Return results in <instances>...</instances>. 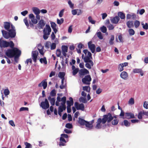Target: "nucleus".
I'll return each instance as SVG.
<instances>
[{
  "label": "nucleus",
  "instance_id": "nucleus-41",
  "mask_svg": "<svg viewBox=\"0 0 148 148\" xmlns=\"http://www.w3.org/2000/svg\"><path fill=\"white\" fill-rule=\"evenodd\" d=\"M24 145L25 146V148H32V146L31 144L27 142H25Z\"/></svg>",
  "mask_w": 148,
  "mask_h": 148
},
{
  "label": "nucleus",
  "instance_id": "nucleus-27",
  "mask_svg": "<svg viewBox=\"0 0 148 148\" xmlns=\"http://www.w3.org/2000/svg\"><path fill=\"white\" fill-rule=\"evenodd\" d=\"M32 10L35 14H39L40 12V10L38 8L36 7H33Z\"/></svg>",
  "mask_w": 148,
  "mask_h": 148
},
{
  "label": "nucleus",
  "instance_id": "nucleus-22",
  "mask_svg": "<svg viewBox=\"0 0 148 148\" xmlns=\"http://www.w3.org/2000/svg\"><path fill=\"white\" fill-rule=\"evenodd\" d=\"M60 142L59 143V146L60 147L61 146H64L65 145V144L66 143V141L64 138L60 137Z\"/></svg>",
  "mask_w": 148,
  "mask_h": 148
},
{
  "label": "nucleus",
  "instance_id": "nucleus-32",
  "mask_svg": "<svg viewBox=\"0 0 148 148\" xmlns=\"http://www.w3.org/2000/svg\"><path fill=\"white\" fill-rule=\"evenodd\" d=\"M114 36L113 35H112L111 36V38L109 41V43L110 45H113L114 44L113 41L114 40Z\"/></svg>",
  "mask_w": 148,
  "mask_h": 148
},
{
  "label": "nucleus",
  "instance_id": "nucleus-12",
  "mask_svg": "<svg viewBox=\"0 0 148 148\" xmlns=\"http://www.w3.org/2000/svg\"><path fill=\"white\" fill-rule=\"evenodd\" d=\"M38 54V51H33L32 52V59L34 61L36 62L37 61V57Z\"/></svg>",
  "mask_w": 148,
  "mask_h": 148
},
{
  "label": "nucleus",
  "instance_id": "nucleus-37",
  "mask_svg": "<svg viewBox=\"0 0 148 148\" xmlns=\"http://www.w3.org/2000/svg\"><path fill=\"white\" fill-rule=\"evenodd\" d=\"M119 120L116 119H114L111 121V123L113 125H116L118 123Z\"/></svg>",
  "mask_w": 148,
  "mask_h": 148
},
{
  "label": "nucleus",
  "instance_id": "nucleus-36",
  "mask_svg": "<svg viewBox=\"0 0 148 148\" xmlns=\"http://www.w3.org/2000/svg\"><path fill=\"white\" fill-rule=\"evenodd\" d=\"M101 31L103 33H106L107 32V29L106 27L104 25L100 28Z\"/></svg>",
  "mask_w": 148,
  "mask_h": 148
},
{
  "label": "nucleus",
  "instance_id": "nucleus-20",
  "mask_svg": "<svg viewBox=\"0 0 148 148\" xmlns=\"http://www.w3.org/2000/svg\"><path fill=\"white\" fill-rule=\"evenodd\" d=\"M91 58L87 56H86L84 58V62L86 63H89L92 66L94 65V63L92 61L90 60Z\"/></svg>",
  "mask_w": 148,
  "mask_h": 148
},
{
  "label": "nucleus",
  "instance_id": "nucleus-14",
  "mask_svg": "<svg viewBox=\"0 0 148 148\" xmlns=\"http://www.w3.org/2000/svg\"><path fill=\"white\" fill-rule=\"evenodd\" d=\"M88 71L85 68L80 69L79 72V73L80 75H84L86 74H89Z\"/></svg>",
  "mask_w": 148,
  "mask_h": 148
},
{
  "label": "nucleus",
  "instance_id": "nucleus-38",
  "mask_svg": "<svg viewBox=\"0 0 148 148\" xmlns=\"http://www.w3.org/2000/svg\"><path fill=\"white\" fill-rule=\"evenodd\" d=\"M98 37L101 40L103 38L101 33L100 32H97L96 33Z\"/></svg>",
  "mask_w": 148,
  "mask_h": 148
},
{
  "label": "nucleus",
  "instance_id": "nucleus-39",
  "mask_svg": "<svg viewBox=\"0 0 148 148\" xmlns=\"http://www.w3.org/2000/svg\"><path fill=\"white\" fill-rule=\"evenodd\" d=\"M79 101H82L83 103H86L87 102V101L85 97H81L79 98Z\"/></svg>",
  "mask_w": 148,
  "mask_h": 148
},
{
  "label": "nucleus",
  "instance_id": "nucleus-43",
  "mask_svg": "<svg viewBox=\"0 0 148 148\" xmlns=\"http://www.w3.org/2000/svg\"><path fill=\"white\" fill-rule=\"evenodd\" d=\"M79 71V69L78 68H77L76 69L73 70L72 72L73 75L74 76Z\"/></svg>",
  "mask_w": 148,
  "mask_h": 148
},
{
  "label": "nucleus",
  "instance_id": "nucleus-54",
  "mask_svg": "<svg viewBox=\"0 0 148 148\" xmlns=\"http://www.w3.org/2000/svg\"><path fill=\"white\" fill-rule=\"evenodd\" d=\"M68 3L71 8L73 9L74 8V4L72 3L70 0L68 1Z\"/></svg>",
  "mask_w": 148,
  "mask_h": 148
},
{
  "label": "nucleus",
  "instance_id": "nucleus-21",
  "mask_svg": "<svg viewBox=\"0 0 148 148\" xmlns=\"http://www.w3.org/2000/svg\"><path fill=\"white\" fill-rule=\"evenodd\" d=\"M126 117L127 119L135 118V116L134 114L132 112H126L125 113Z\"/></svg>",
  "mask_w": 148,
  "mask_h": 148
},
{
  "label": "nucleus",
  "instance_id": "nucleus-34",
  "mask_svg": "<svg viewBox=\"0 0 148 148\" xmlns=\"http://www.w3.org/2000/svg\"><path fill=\"white\" fill-rule=\"evenodd\" d=\"M103 119V118L102 119L101 118H99L97 120L96 122L101 124H106L105 121H104Z\"/></svg>",
  "mask_w": 148,
  "mask_h": 148
},
{
  "label": "nucleus",
  "instance_id": "nucleus-47",
  "mask_svg": "<svg viewBox=\"0 0 148 148\" xmlns=\"http://www.w3.org/2000/svg\"><path fill=\"white\" fill-rule=\"evenodd\" d=\"M123 64H119L118 66V69L119 71L121 72L123 70Z\"/></svg>",
  "mask_w": 148,
  "mask_h": 148
},
{
  "label": "nucleus",
  "instance_id": "nucleus-56",
  "mask_svg": "<svg viewBox=\"0 0 148 148\" xmlns=\"http://www.w3.org/2000/svg\"><path fill=\"white\" fill-rule=\"evenodd\" d=\"M50 24L51 25V27L52 29L53 28H56L57 25L56 23L54 22H51Z\"/></svg>",
  "mask_w": 148,
  "mask_h": 148
},
{
  "label": "nucleus",
  "instance_id": "nucleus-48",
  "mask_svg": "<svg viewBox=\"0 0 148 148\" xmlns=\"http://www.w3.org/2000/svg\"><path fill=\"white\" fill-rule=\"evenodd\" d=\"M56 55L58 57H60L61 54V51L60 49H58L56 50Z\"/></svg>",
  "mask_w": 148,
  "mask_h": 148
},
{
  "label": "nucleus",
  "instance_id": "nucleus-61",
  "mask_svg": "<svg viewBox=\"0 0 148 148\" xmlns=\"http://www.w3.org/2000/svg\"><path fill=\"white\" fill-rule=\"evenodd\" d=\"M131 16L133 20H134L137 19V16L134 13H132Z\"/></svg>",
  "mask_w": 148,
  "mask_h": 148
},
{
  "label": "nucleus",
  "instance_id": "nucleus-10",
  "mask_svg": "<svg viewBox=\"0 0 148 148\" xmlns=\"http://www.w3.org/2000/svg\"><path fill=\"white\" fill-rule=\"evenodd\" d=\"M23 21L27 29H30V27L33 28L34 24L32 22L30 21H29V23L27 18H25L24 19Z\"/></svg>",
  "mask_w": 148,
  "mask_h": 148
},
{
  "label": "nucleus",
  "instance_id": "nucleus-28",
  "mask_svg": "<svg viewBox=\"0 0 148 148\" xmlns=\"http://www.w3.org/2000/svg\"><path fill=\"white\" fill-rule=\"evenodd\" d=\"M130 123L126 120H124L123 121V122H122L121 124L122 125H124L127 127H128L130 126Z\"/></svg>",
  "mask_w": 148,
  "mask_h": 148
},
{
  "label": "nucleus",
  "instance_id": "nucleus-52",
  "mask_svg": "<svg viewBox=\"0 0 148 148\" xmlns=\"http://www.w3.org/2000/svg\"><path fill=\"white\" fill-rule=\"evenodd\" d=\"M50 94L51 96H55L56 94V92L55 89H53L50 92Z\"/></svg>",
  "mask_w": 148,
  "mask_h": 148
},
{
  "label": "nucleus",
  "instance_id": "nucleus-59",
  "mask_svg": "<svg viewBox=\"0 0 148 148\" xmlns=\"http://www.w3.org/2000/svg\"><path fill=\"white\" fill-rule=\"evenodd\" d=\"M64 9H63L60 12L59 14V16L60 17H61L63 15V13L64 11Z\"/></svg>",
  "mask_w": 148,
  "mask_h": 148
},
{
  "label": "nucleus",
  "instance_id": "nucleus-5",
  "mask_svg": "<svg viewBox=\"0 0 148 148\" xmlns=\"http://www.w3.org/2000/svg\"><path fill=\"white\" fill-rule=\"evenodd\" d=\"M51 31V29L49 25L46 24V28H44L43 30L44 35H43V38L44 39L47 40L48 37V35L50 34V33Z\"/></svg>",
  "mask_w": 148,
  "mask_h": 148
},
{
  "label": "nucleus",
  "instance_id": "nucleus-57",
  "mask_svg": "<svg viewBox=\"0 0 148 148\" xmlns=\"http://www.w3.org/2000/svg\"><path fill=\"white\" fill-rule=\"evenodd\" d=\"M51 104L52 106H54L55 104V99L54 98H52L51 100L50 101Z\"/></svg>",
  "mask_w": 148,
  "mask_h": 148
},
{
  "label": "nucleus",
  "instance_id": "nucleus-35",
  "mask_svg": "<svg viewBox=\"0 0 148 148\" xmlns=\"http://www.w3.org/2000/svg\"><path fill=\"white\" fill-rule=\"evenodd\" d=\"M65 73L63 72H60L58 74V77L61 79H64Z\"/></svg>",
  "mask_w": 148,
  "mask_h": 148
},
{
  "label": "nucleus",
  "instance_id": "nucleus-30",
  "mask_svg": "<svg viewBox=\"0 0 148 148\" xmlns=\"http://www.w3.org/2000/svg\"><path fill=\"white\" fill-rule=\"evenodd\" d=\"M127 27L129 28H131L134 27L133 21H128L126 23Z\"/></svg>",
  "mask_w": 148,
  "mask_h": 148
},
{
  "label": "nucleus",
  "instance_id": "nucleus-25",
  "mask_svg": "<svg viewBox=\"0 0 148 148\" xmlns=\"http://www.w3.org/2000/svg\"><path fill=\"white\" fill-rule=\"evenodd\" d=\"M128 76L127 73L125 71H123L120 74L121 77L123 79L126 80Z\"/></svg>",
  "mask_w": 148,
  "mask_h": 148
},
{
  "label": "nucleus",
  "instance_id": "nucleus-11",
  "mask_svg": "<svg viewBox=\"0 0 148 148\" xmlns=\"http://www.w3.org/2000/svg\"><path fill=\"white\" fill-rule=\"evenodd\" d=\"M92 42L90 41L88 42V48L91 51L92 53H94L95 51L96 46L95 44H92Z\"/></svg>",
  "mask_w": 148,
  "mask_h": 148
},
{
  "label": "nucleus",
  "instance_id": "nucleus-33",
  "mask_svg": "<svg viewBox=\"0 0 148 148\" xmlns=\"http://www.w3.org/2000/svg\"><path fill=\"white\" fill-rule=\"evenodd\" d=\"M40 61L41 63H44L45 64H47V61L46 60V58L45 57L43 58H40Z\"/></svg>",
  "mask_w": 148,
  "mask_h": 148
},
{
  "label": "nucleus",
  "instance_id": "nucleus-29",
  "mask_svg": "<svg viewBox=\"0 0 148 148\" xmlns=\"http://www.w3.org/2000/svg\"><path fill=\"white\" fill-rule=\"evenodd\" d=\"M118 16L121 19H124L125 18V15L124 13L119 12L118 13Z\"/></svg>",
  "mask_w": 148,
  "mask_h": 148
},
{
  "label": "nucleus",
  "instance_id": "nucleus-4",
  "mask_svg": "<svg viewBox=\"0 0 148 148\" xmlns=\"http://www.w3.org/2000/svg\"><path fill=\"white\" fill-rule=\"evenodd\" d=\"M104 121L105 123L107 122L106 125L108 127H110L111 124L110 123L113 120V117L112 114L110 113H108L107 114L104 115L103 116Z\"/></svg>",
  "mask_w": 148,
  "mask_h": 148
},
{
  "label": "nucleus",
  "instance_id": "nucleus-42",
  "mask_svg": "<svg viewBox=\"0 0 148 148\" xmlns=\"http://www.w3.org/2000/svg\"><path fill=\"white\" fill-rule=\"evenodd\" d=\"M128 32L130 36H132L135 34V31L132 29H128Z\"/></svg>",
  "mask_w": 148,
  "mask_h": 148
},
{
  "label": "nucleus",
  "instance_id": "nucleus-31",
  "mask_svg": "<svg viewBox=\"0 0 148 148\" xmlns=\"http://www.w3.org/2000/svg\"><path fill=\"white\" fill-rule=\"evenodd\" d=\"M62 52H67L68 50V47L66 45H62Z\"/></svg>",
  "mask_w": 148,
  "mask_h": 148
},
{
  "label": "nucleus",
  "instance_id": "nucleus-3",
  "mask_svg": "<svg viewBox=\"0 0 148 148\" xmlns=\"http://www.w3.org/2000/svg\"><path fill=\"white\" fill-rule=\"evenodd\" d=\"M78 123L81 126H85V127L89 129H92L93 128V125L91 124L89 121L85 120L84 119L79 118Z\"/></svg>",
  "mask_w": 148,
  "mask_h": 148
},
{
  "label": "nucleus",
  "instance_id": "nucleus-45",
  "mask_svg": "<svg viewBox=\"0 0 148 148\" xmlns=\"http://www.w3.org/2000/svg\"><path fill=\"white\" fill-rule=\"evenodd\" d=\"M140 24V22L136 20L134 22V25L135 27L136 28H138L139 27Z\"/></svg>",
  "mask_w": 148,
  "mask_h": 148
},
{
  "label": "nucleus",
  "instance_id": "nucleus-16",
  "mask_svg": "<svg viewBox=\"0 0 148 148\" xmlns=\"http://www.w3.org/2000/svg\"><path fill=\"white\" fill-rule=\"evenodd\" d=\"M110 20L112 23L116 24L118 23L120 18L119 16H116L114 17H111Z\"/></svg>",
  "mask_w": 148,
  "mask_h": 148
},
{
  "label": "nucleus",
  "instance_id": "nucleus-53",
  "mask_svg": "<svg viewBox=\"0 0 148 148\" xmlns=\"http://www.w3.org/2000/svg\"><path fill=\"white\" fill-rule=\"evenodd\" d=\"M65 127L68 129H71L72 128L73 125L71 123H69L66 124Z\"/></svg>",
  "mask_w": 148,
  "mask_h": 148
},
{
  "label": "nucleus",
  "instance_id": "nucleus-44",
  "mask_svg": "<svg viewBox=\"0 0 148 148\" xmlns=\"http://www.w3.org/2000/svg\"><path fill=\"white\" fill-rule=\"evenodd\" d=\"M141 24L143 26V28L145 30H147L148 29V24L147 23H145L144 24V23H141Z\"/></svg>",
  "mask_w": 148,
  "mask_h": 148
},
{
  "label": "nucleus",
  "instance_id": "nucleus-64",
  "mask_svg": "<svg viewBox=\"0 0 148 148\" xmlns=\"http://www.w3.org/2000/svg\"><path fill=\"white\" fill-rule=\"evenodd\" d=\"M143 107L146 109H148V102L146 101H145L143 104Z\"/></svg>",
  "mask_w": 148,
  "mask_h": 148
},
{
  "label": "nucleus",
  "instance_id": "nucleus-8",
  "mask_svg": "<svg viewBox=\"0 0 148 148\" xmlns=\"http://www.w3.org/2000/svg\"><path fill=\"white\" fill-rule=\"evenodd\" d=\"M75 106L77 110H81L84 111V105L82 103L79 104L78 102H76L75 103Z\"/></svg>",
  "mask_w": 148,
  "mask_h": 148
},
{
  "label": "nucleus",
  "instance_id": "nucleus-55",
  "mask_svg": "<svg viewBox=\"0 0 148 148\" xmlns=\"http://www.w3.org/2000/svg\"><path fill=\"white\" fill-rule=\"evenodd\" d=\"M142 70L141 69H134L133 72L135 73H140L142 71Z\"/></svg>",
  "mask_w": 148,
  "mask_h": 148
},
{
  "label": "nucleus",
  "instance_id": "nucleus-17",
  "mask_svg": "<svg viewBox=\"0 0 148 148\" xmlns=\"http://www.w3.org/2000/svg\"><path fill=\"white\" fill-rule=\"evenodd\" d=\"M45 23L42 19L40 20L37 24L38 27L39 29H43L45 25Z\"/></svg>",
  "mask_w": 148,
  "mask_h": 148
},
{
  "label": "nucleus",
  "instance_id": "nucleus-49",
  "mask_svg": "<svg viewBox=\"0 0 148 148\" xmlns=\"http://www.w3.org/2000/svg\"><path fill=\"white\" fill-rule=\"evenodd\" d=\"M10 91L8 88L4 90V93L5 96H7L9 95L10 94Z\"/></svg>",
  "mask_w": 148,
  "mask_h": 148
},
{
  "label": "nucleus",
  "instance_id": "nucleus-1",
  "mask_svg": "<svg viewBox=\"0 0 148 148\" xmlns=\"http://www.w3.org/2000/svg\"><path fill=\"white\" fill-rule=\"evenodd\" d=\"M5 50V54L7 56L10 58L14 57V60H16V58H18L21 55V51L18 48L14 47Z\"/></svg>",
  "mask_w": 148,
  "mask_h": 148
},
{
  "label": "nucleus",
  "instance_id": "nucleus-51",
  "mask_svg": "<svg viewBox=\"0 0 148 148\" xmlns=\"http://www.w3.org/2000/svg\"><path fill=\"white\" fill-rule=\"evenodd\" d=\"M29 110V109L27 107H22L20 108L19 109V111L21 112L23 111H28Z\"/></svg>",
  "mask_w": 148,
  "mask_h": 148
},
{
  "label": "nucleus",
  "instance_id": "nucleus-19",
  "mask_svg": "<svg viewBox=\"0 0 148 148\" xmlns=\"http://www.w3.org/2000/svg\"><path fill=\"white\" fill-rule=\"evenodd\" d=\"M38 49L39 51V52L42 56H44V53L43 51L44 47H42L40 44H38Z\"/></svg>",
  "mask_w": 148,
  "mask_h": 148
},
{
  "label": "nucleus",
  "instance_id": "nucleus-26",
  "mask_svg": "<svg viewBox=\"0 0 148 148\" xmlns=\"http://www.w3.org/2000/svg\"><path fill=\"white\" fill-rule=\"evenodd\" d=\"M1 31L3 36L4 38L8 39L10 38V36L9 35L8 32L4 30H2Z\"/></svg>",
  "mask_w": 148,
  "mask_h": 148
},
{
  "label": "nucleus",
  "instance_id": "nucleus-40",
  "mask_svg": "<svg viewBox=\"0 0 148 148\" xmlns=\"http://www.w3.org/2000/svg\"><path fill=\"white\" fill-rule=\"evenodd\" d=\"M83 89L87 92H90V88L89 86H85L83 87Z\"/></svg>",
  "mask_w": 148,
  "mask_h": 148
},
{
  "label": "nucleus",
  "instance_id": "nucleus-50",
  "mask_svg": "<svg viewBox=\"0 0 148 148\" xmlns=\"http://www.w3.org/2000/svg\"><path fill=\"white\" fill-rule=\"evenodd\" d=\"M56 47V43L53 42L51 45V50L54 49Z\"/></svg>",
  "mask_w": 148,
  "mask_h": 148
},
{
  "label": "nucleus",
  "instance_id": "nucleus-46",
  "mask_svg": "<svg viewBox=\"0 0 148 148\" xmlns=\"http://www.w3.org/2000/svg\"><path fill=\"white\" fill-rule=\"evenodd\" d=\"M88 19L89 22L91 23L92 24H95V21L93 20L92 19V17L91 16H89L88 17Z\"/></svg>",
  "mask_w": 148,
  "mask_h": 148
},
{
  "label": "nucleus",
  "instance_id": "nucleus-15",
  "mask_svg": "<svg viewBox=\"0 0 148 148\" xmlns=\"http://www.w3.org/2000/svg\"><path fill=\"white\" fill-rule=\"evenodd\" d=\"M46 80L45 79L42 81L41 82L38 84V86L39 87H43V88L44 89H45L47 86V84L46 82Z\"/></svg>",
  "mask_w": 148,
  "mask_h": 148
},
{
  "label": "nucleus",
  "instance_id": "nucleus-6",
  "mask_svg": "<svg viewBox=\"0 0 148 148\" xmlns=\"http://www.w3.org/2000/svg\"><path fill=\"white\" fill-rule=\"evenodd\" d=\"M91 78L90 75H88L85 76L84 78H82V83L86 85H89L90 82L91 80Z\"/></svg>",
  "mask_w": 148,
  "mask_h": 148
},
{
  "label": "nucleus",
  "instance_id": "nucleus-9",
  "mask_svg": "<svg viewBox=\"0 0 148 148\" xmlns=\"http://www.w3.org/2000/svg\"><path fill=\"white\" fill-rule=\"evenodd\" d=\"M143 115H145L147 116V117L145 118H148V111L147 112H145V111L144 110H142L140 111L138 113V118L139 119H142L143 118ZM144 118H145L144 117H143Z\"/></svg>",
  "mask_w": 148,
  "mask_h": 148
},
{
  "label": "nucleus",
  "instance_id": "nucleus-18",
  "mask_svg": "<svg viewBox=\"0 0 148 148\" xmlns=\"http://www.w3.org/2000/svg\"><path fill=\"white\" fill-rule=\"evenodd\" d=\"M8 31L9 33V35L10 36V38H13L15 37L16 34V31L12 30H9Z\"/></svg>",
  "mask_w": 148,
  "mask_h": 148
},
{
  "label": "nucleus",
  "instance_id": "nucleus-24",
  "mask_svg": "<svg viewBox=\"0 0 148 148\" xmlns=\"http://www.w3.org/2000/svg\"><path fill=\"white\" fill-rule=\"evenodd\" d=\"M69 99V100H67L66 101V104L67 105V106H68L69 105H70V106H73V104L74 102L73 101V98L71 97H70Z\"/></svg>",
  "mask_w": 148,
  "mask_h": 148
},
{
  "label": "nucleus",
  "instance_id": "nucleus-13",
  "mask_svg": "<svg viewBox=\"0 0 148 148\" xmlns=\"http://www.w3.org/2000/svg\"><path fill=\"white\" fill-rule=\"evenodd\" d=\"M96 124L95 126V128L96 129H104L107 126L106 124H103L96 122Z\"/></svg>",
  "mask_w": 148,
  "mask_h": 148
},
{
  "label": "nucleus",
  "instance_id": "nucleus-62",
  "mask_svg": "<svg viewBox=\"0 0 148 148\" xmlns=\"http://www.w3.org/2000/svg\"><path fill=\"white\" fill-rule=\"evenodd\" d=\"M51 42L49 41L47 42L45 44V46L47 48L49 47V46L51 45Z\"/></svg>",
  "mask_w": 148,
  "mask_h": 148
},
{
  "label": "nucleus",
  "instance_id": "nucleus-63",
  "mask_svg": "<svg viewBox=\"0 0 148 148\" xmlns=\"http://www.w3.org/2000/svg\"><path fill=\"white\" fill-rule=\"evenodd\" d=\"M108 29L110 30H112L114 29V27L112 24H110L108 26Z\"/></svg>",
  "mask_w": 148,
  "mask_h": 148
},
{
  "label": "nucleus",
  "instance_id": "nucleus-60",
  "mask_svg": "<svg viewBox=\"0 0 148 148\" xmlns=\"http://www.w3.org/2000/svg\"><path fill=\"white\" fill-rule=\"evenodd\" d=\"M134 99L132 98H130L129 101V103L132 105L134 104Z\"/></svg>",
  "mask_w": 148,
  "mask_h": 148
},
{
  "label": "nucleus",
  "instance_id": "nucleus-58",
  "mask_svg": "<svg viewBox=\"0 0 148 148\" xmlns=\"http://www.w3.org/2000/svg\"><path fill=\"white\" fill-rule=\"evenodd\" d=\"M34 24H36L38 22V20L35 18V17L31 19L30 21Z\"/></svg>",
  "mask_w": 148,
  "mask_h": 148
},
{
  "label": "nucleus",
  "instance_id": "nucleus-2",
  "mask_svg": "<svg viewBox=\"0 0 148 148\" xmlns=\"http://www.w3.org/2000/svg\"><path fill=\"white\" fill-rule=\"evenodd\" d=\"M14 46V44L12 41H7L3 40V38H1L0 39V47L1 48H5L10 47L12 48Z\"/></svg>",
  "mask_w": 148,
  "mask_h": 148
},
{
  "label": "nucleus",
  "instance_id": "nucleus-23",
  "mask_svg": "<svg viewBox=\"0 0 148 148\" xmlns=\"http://www.w3.org/2000/svg\"><path fill=\"white\" fill-rule=\"evenodd\" d=\"M11 24L10 23L8 22H5L4 23V28L7 31L10 30Z\"/></svg>",
  "mask_w": 148,
  "mask_h": 148
},
{
  "label": "nucleus",
  "instance_id": "nucleus-7",
  "mask_svg": "<svg viewBox=\"0 0 148 148\" xmlns=\"http://www.w3.org/2000/svg\"><path fill=\"white\" fill-rule=\"evenodd\" d=\"M40 106L44 109L46 110L49 107V102L47 99L45 98L44 101H42L40 104Z\"/></svg>",
  "mask_w": 148,
  "mask_h": 148
}]
</instances>
